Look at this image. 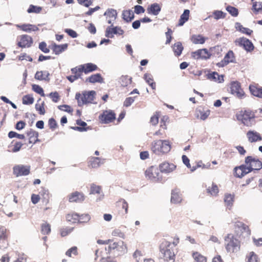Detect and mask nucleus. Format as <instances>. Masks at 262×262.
I'll return each mask as SVG.
<instances>
[{"label": "nucleus", "instance_id": "1", "mask_svg": "<svg viewBox=\"0 0 262 262\" xmlns=\"http://www.w3.org/2000/svg\"><path fill=\"white\" fill-rule=\"evenodd\" d=\"M245 164L235 168V175L242 178L253 170H259L262 168V162L257 158L247 156L245 160Z\"/></svg>", "mask_w": 262, "mask_h": 262}, {"label": "nucleus", "instance_id": "2", "mask_svg": "<svg viewBox=\"0 0 262 262\" xmlns=\"http://www.w3.org/2000/svg\"><path fill=\"white\" fill-rule=\"evenodd\" d=\"M150 149L154 154L161 156L170 150L171 145L168 140H155L151 143Z\"/></svg>", "mask_w": 262, "mask_h": 262}, {"label": "nucleus", "instance_id": "3", "mask_svg": "<svg viewBox=\"0 0 262 262\" xmlns=\"http://www.w3.org/2000/svg\"><path fill=\"white\" fill-rule=\"evenodd\" d=\"M224 246L228 253H236L240 249L241 242L233 234L229 233L224 237Z\"/></svg>", "mask_w": 262, "mask_h": 262}, {"label": "nucleus", "instance_id": "4", "mask_svg": "<svg viewBox=\"0 0 262 262\" xmlns=\"http://www.w3.org/2000/svg\"><path fill=\"white\" fill-rule=\"evenodd\" d=\"M108 251L115 257L120 256L127 253V247L122 241L112 242L108 245Z\"/></svg>", "mask_w": 262, "mask_h": 262}, {"label": "nucleus", "instance_id": "5", "mask_svg": "<svg viewBox=\"0 0 262 262\" xmlns=\"http://www.w3.org/2000/svg\"><path fill=\"white\" fill-rule=\"evenodd\" d=\"M160 251L163 255L164 260L167 262H174L176 255L172 249L170 242L163 239L160 245Z\"/></svg>", "mask_w": 262, "mask_h": 262}, {"label": "nucleus", "instance_id": "6", "mask_svg": "<svg viewBox=\"0 0 262 262\" xmlns=\"http://www.w3.org/2000/svg\"><path fill=\"white\" fill-rule=\"evenodd\" d=\"M96 92L94 91H84L82 93H77L75 99L77 101L78 105L81 106L88 103H94Z\"/></svg>", "mask_w": 262, "mask_h": 262}, {"label": "nucleus", "instance_id": "7", "mask_svg": "<svg viewBox=\"0 0 262 262\" xmlns=\"http://www.w3.org/2000/svg\"><path fill=\"white\" fill-rule=\"evenodd\" d=\"M234 236L241 238L249 236L251 234V230L248 226L240 221H236L233 225Z\"/></svg>", "mask_w": 262, "mask_h": 262}, {"label": "nucleus", "instance_id": "8", "mask_svg": "<svg viewBox=\"0 0 262 262\" xmlns=\"http://www.w3.org/2000/svg\"><path fill=\"white\" fill-rule=\"evenodd\" d=\"M236 116L237 120L247 126H251V120L255 117V112L250 110H241Z\"/></svg>", "mask_w": 262, "mask_h": 262}, {"label": "nucleus", "instance_id": "9", "mask_svg": "<svg viewBox=\"0 0 262 262\" xmlns=\"http://www.w3.org/2000/svg\"><path fill=\"white\" fill-rule=\"evenodd\" d=\"M146 178L154 182H160L162 180V177L159 171V169L154 166H151L145 171Z\"/></svg>", "mask_w": 262, "mask_h": 262}, {"label": "nucleus", "instance_id": "10", "mask_svg": "<svg viewBox=\"0 0 262 262\" xmlns=\"http://www.w3.org/2000/svg\"><path fill=\"white\" fill-rule=\"evenodd\" d=\"M31 166L22 164L17 165L13 168V173L16 177L28 176L30 173Z\"/></svg>", "mask_w": 262, "mask_h": 262}, {"label": "nucleus", "instance_id": "11", "mask_svg": "<svg viewBox=\"0 0 262 262\" xmlns=\"http://www.w3.org/2000/svg\"><path fill=\"white\" fill-rule=\"evenodd\" d=\"M116 119V114L112 110L104 111L99 116V120L102 123L107 124L111 123Z\"/></svg>", "mask_w": 262, "mask_h": 262}, {"label": "nucleus", "instance_id": "12", "mask_svg": "<svg viewBox=\"0 0 262 262\" xmlns=\"http://www.w3.org/2000/svg\"><path fill=\"white\" fill-rule=\"evenodd\" d=\"M235 43L239 47H242L246 51L252 52L254 49L253 43L245 37H241L235 40Z\"/></svg>", "mask_w": 262, "mask_h": 262}, {"label": "nucleus", "instance_id": "13", "mask_svg": "<svg viewBox=\"0 0 262 262\" xmlns=\"http://www.w3.org/2000/svg\"><path fill=\"white\" fill-rule=\"evenodd\" d=\"M32 38L28 35L24 34L17 37V46L21 48H29L33 44Z\"/></svg>", "mask_w": 262, "mask_h": 262}, {"label": "nucleus", "instance_id": "14", "mask_svg": "<svg viewBox=\"0 0 262 262\" xmlns=\"http://www.w3.org/2000/svg\"><path fill=\"white\" fill-rule=\"evenodd\" d=\"M231 93L239 98H242L245 96V93L241 88V84L238 81H233L230 83Z\"/></svg>", "mask_w": 262, "mask_h": 262}, {"label": "nucleus", "instance_id": "15", "mask_svg": "<svg viewBox=\"0 0 262 262\" xmlns=\"http://www.w3.org/2000/svg\"><path fill=\"white\" fill-rule=\"evenodd\" d=\"M210 114V110L203 105L198 106L195 110V115L197 118L205 120Z\"/></svg>", "mask_w": 262, "mask_h": 262}, {"label": "nucleus", "instance_id": "16", "mask_svg": "<svg viewBox=\"0 0 262 262\" xmlns=\"http://www.w3.org/2000/svg\"><path fill=\"white\" fill-rule=\"evenodd\" d=\"M9 231L4 227H0V248L6 249L8 246Z\"/></svg>", "mask_w": 262, "mask_h": 262}, {"label": "nucleus", "instance_id": "17", "mask_svg": "<svg viewBox=\"0 0 262 262\" xmlns=\"http://www.w3.org/2000/svg\"><path fill=\"white\" fill-rule=\"evenodd\" d=\"M192 58L195 59H208L210 57L211 54L206 49L198 50L196 51L192 52L191 53Z\"/></svg>", "mask_w": 262, "mask_h": 262}, {"label": "nucleus", "instance_id": "18", "mask_svg": "<svg viewBox=\"0 0 262 262\" xmlns=\"http://www.w3.org/2000/svg\"><path fill=\"white\" fill-rule=\"evenodd\" d=\"M68 198L69 201L71 203H81L85 199L83 193L78 191H75L70 193Z\"/></svg>", "mask_w": 262, "mask_h": 262}, {"label": "nucleus", "instance_id": "19", "mask_svg": "<svg viewBox=\"0 0 262 262\" xmlns=\"http://www.w3.org/2000/svg\"><path fill=\"white\" fill-rule=\"evenodd\" d=\"M246 136L249 142L251 143L262 141V137L260 134L255 130L248 131Z\"/></svg>", "mask_w": 262, "mask_h": 262}, {"label": "nucleus", "instance_id": "20", "mask_svg": "<svg viewBox=\"0 0 262 262\" xmlns=\"http://www.w3.org/2000/svg\"><path fill=\"white\" fill-rule=\"evenodd\" d=\"M117 207L118 213L120 215H124L127 213L128 204L124 200L119 201L118 202Z\"/></svg>", "mask_w": 262, "mask_h": 262}, {"label": "nucleus", "instance_id": "21", "mask_svg": "<svg viewBox=\"0 0 262 262\" xmlns=\"http://www.w3.org/2000/svg\"><path fill=\"white\" fill-rule=\"evenodd\" d=\"M176 166L173 163L164 162L159 165V170L161 172L170 173L173 171Z\"/></svg>", "mask_w": 262, "mask_h": 262}, {"label": "nucleus", "instance_id": "22", "mask_svg": "<svg viewBox=\"0 0 262 262\" xmlns=\"http://www.w3.org/2000/svg\"><path fill=\"white\" fill-rule=\"evenodd\" d=\"M27 135L29 138V143L35 144L36 142L40 141V140L38 139V133L32 129H30L27 132Z\"/></svg>", "mask_w": 262, "mask_h": 262}, {"label": "nucleus", "instance_id": "23", "mask_svg": "<svg viewBox=\"0 0 262 262\" xmlns=\"http://www.w3.org/2000/svg\"><path fill=\"white\" fill-rule=\"evenodd\" d=\"M234 59L235 57L233 52L230 50L226 54L224 59L220 63H219L217 65L222 67L224 66L225 65L228 64L229 62H233Z\"/></svg>", "mask_w": 262, "mask_h": 262}, {"label": "nucleus", "instance_id": "24", "mask_svg": "<svg viewBox=\"0 0 262 262\" xmlns=\"http://www.w3.org/2000/svg\"><path fill=\"white\" fill-rule=\"evenodd\" d=\"M161 10V7L158 3H154L147 8V13L149 14L157 15Z\"/></svg>", "mask_w": 262, "mask_h": 262}, {"label": "nucleus", "instance_id": "25", "mask_svg": "<svg viewBox=\"0 0 262 262\" xmlns=\"http://www.w3.org/2000/svg\"><path fill=\"white\" fill-rule=\"evenodd\" d=\"M103 163L100 158L91 157L88 159V166L91 168H97Z\"/></svg>", "mask_w": 262, "mask_h": 262}, {"label": "nucleus", "instance_id": "26", "mask_svg": "<svg viewBox=\"0 0 262 262\" xmlns=\"http://www.w3.org/2000/svg\"><path fill=\"white\" fill-rule=\"evenodd\" d=\"M68 46L67 43L58 45L54 43L52 45L51 49L56 55H59L66 51L68 48Z\"/></svg>", "mask_w": 262, "mask_h": 262}, {"label": "nucleus", "instance_id": "27", "mask_svg": "<svg viewBox=\"0 0 262 262\" xmlns=\"http://www.w3.org/2000/svg\"><path fill=\"white\" fill-rule=\"evenodd\" d=\"M50 74L47 71H37L35 74V78L36 80L42 81H49Z\"/></svg>", "mask_w": 262, "mask_h": 262}, {"label": "nucleus", "instance_id": "28", "mask_svg": "<svg viewBox=\"0 0 262 262\" xmlns=\"http://www.w3.org/2000/svg\"><path fill=\"white\" fill-rule=\"evenodd\" d=\"M17 27L20 30L27 32L36 31L39 30L37 26L31 24H22L17 25Z\"/></svg>", "mask_w": 262, "mask_h": 262}, {"label": "nucleus", "instance_id": "29", "mask_svg": "<svg viewBox=\"0 0 262 262\" xmlns=\"http://www.w3.org/2000/svg\"><path fill=\"white\" fill-rule=\"evenodd\" d=\"M83 69V72L87 74L89 73L96 71L98 69V67L93 63H88L83 64H81Z\"/></svg>", "mask_w": 262, "mask_h": 262}, {"label": "nucleus", "instance_id": "30", "mask_svg": "<svg viewBox=\"0 0 262 262\" xmlns=\"http://www.w3.org/2000/svg\"><path fill=\"white\" fill-rule=\"evenodd\" d=\"M39 195L43 203L47 204L49 202L50 195L48 189L43 187L41 188V190L39 192Z\"/></svg>", "mask_w": 262, "mask_h": 262}, {"label": "nucleus", "instance_id": "31", "mask_svg": "<svg viewBox=\"0 0 262 262\" xmlns=\"http://www.w3.org/2000/svg\"><path fill=\"white\" fill-rule=\"evenodd\" d=\"M251 10L255 14L262 12V2L255 1L252 3Z\"/></svg>", "mask_w": 262, "mask_h": 262}, {"label": "nucleus", "instance_id": "32", "mask_svg": "<svg viewBox=\"0 0 262 262\" xmlns=\"http://www.w3.org/2000/svg\"><path fill=\"white\" fill-rule=\"evenodd\" d=\"M249 89L253 95L259 98H262V88L255 85H250Z\"/></svg>", "mask_w": 262, "mask_h": 262}, {"label": "nucleus", "instance_id": "33", "mask_svg": "<svg viewBox=\"0 0 262 262\" xmlns=\"http://www.w3.org/2000/svg\"><path fill=\"white\" fill-rule=\"evenodd\" d=\"M183 46L181 42H177L175 43L172 46V50L175 56H179L183 50Z\"/></svg>", "mask_w": 262, "mask_h": 262}, {"label": "nucleus", "instance_id": "34", "mask_svg": "<svg viewBox=\"0 0 262 262\" xmlns=\"http://www.w3.org/2000/svg\"><path fill=\"white\" fill-rule=\"evenodd\" d=\"M86 81H88L89 82L91 83H96V82H99L102 83L103 81V78L102 77L100 74H96L92 75L90 77H89L87 79Z\"/></svg>", "mask_w": 262, "mask_h": 262}, {"label": "nucleus", "instance_id": "35", "mask_svg": "<svg viewBox=\"0 0 262 262\" xmlns=\"http://www.w3.org/2000/svg\"><path fill=\"white\" fill-rule=\"evenodd\" d=\"M190 11L189 10H185L183 13L181 15L179 21L178 26H183L189 19Z\"/></svg>", "mask_w": 262, "mask_h": 262}, {"label": "nucleus", "instance_id": "36", "mask_svg": "<svg viewBox=\"0 0 262 262\" xmlns=\"http://www.w3.org/2000/svg\"><path fill=\"white\" fill-rule=\"evenodd\" d=\"M206 38L201 35H193L191 37V41L194 44H203Z\"/></svg>", "mask_w": 262, "mask_h": 262}, {"label": "nucleus", "instance_id": "37", "mask_svg": "<svg viewBox=\"0 0 262 262\" xmlns=\"http://www.w3.org/2000/svg\"><path fill=\"white\" fill-rule=\"evenodd\" d=\"M208 76L209 79L214 80L215 82H222L224 81L223 76L220 75L217 72L210 73Z\"/></svg>", "mask_w": 262, "mask_h": 262}, {"label": "nucleus", "instance_id": "38", "mask_svg": "<svg viewBox=\"0 0 262 262\" xmlns=\"http://www.w3.org/2000/svg\"><path fill=\"white\" fill-rule=\"evenodd\" d=\"M182 201V197L179 192L175 190H173L171 192V202L174 204L181 203Z\"/></svg>", "mask_w": 262, "mask_h": 262}, {"label": "nucleus", "instance_id": "39", "mask_svg": "<svg viewBox=\"0 0 262 262\" xmlns=\"http://www.w3.org/2000/svg\"><path fill=\"white\" fill-rule=\"evenodd\" d=\"M122 17L126 21L130 22L134 18V14L131 10H125L122 13Z\"/></svg>", "mask_w": 262, "mask_h": 262}, {"label": "nucleus", "instance_id": "40", "mask_svg": "<svg viewBox=\"0 0 262 262\" xmlns=\"http://www.w3.org/2000/svg\"><path fill=\"white\" fill-rule=\"evenodd\" d=\"M182 160L184 163V164L189 169H190V170L191 171H194L198 167H201V165L199 164V163L195 166H193L192 168L191 167V165L189 163V159L188 158L185 156L183 155L182 156Z\"/></svg>", "mask_w": 262, "mask_h": 262}, {"label": "nucleus", "instance_id": "41", "mask_svg": "<svg viewBox=\"0 0 262 262\" xmlns=\"http://www.w3.org/2000/svg\"><path fill=\"white\" fill-rule=\"evenodd\" d=\"M76 124L80 126H75L72 127V128L75 130H78L79 132H83L86 130V128H85V126L87 125V124L84 122L82 121L81 120H77L76 121Z\"/></svg>", "mask_w": 262, "mask_h": 262}, {"label": "nucleus", "instance_id": "42", "mask_svg": "<svg viewBox=\"0 0 262 262\" xmlns=\"http://www.w3.org/2000/svg\"><path fill=\"white\" fill-rule=\"evenodd\" d=\"M192 255L195 262H207V258L198 252H193Z\"/></svg>", "mask_w": 262, "mask_h": 262}, {"label": "nucleus", "instance_id": "43", "mask_svg": "<svg viewBox=\"0 0 262 262\" xmlns=\"http://www.w3.org/2000/svg\"><path fill=\"white\" fill-rule=\"evenodd\" d=\"M51 231V225L47 222H45L41 225V233L43 235H48Z\"/></svg>", "mask_w": 262, "mask_h": 262}, {"label": "nucleus", "instance_id": "44", "mask_svg": "<svg viewBox=\"0 0 262 262\" xmlns=\"http://www.w3.org/2000/svg\"><path fill=\"white\" fill-rule=\"evenodd\" d=\"M71 72L73 75L77 77L78 79L80 78L82 73H84L81 64L72 68L71 69Z\"/></svg>", "mask_w": 262, "mask_h": 262}, {"label": "nucleus", "instance_id": "45", "mask_svg": "<svg viewBox=\"0 0 262 262\" xmlns=\"http://www.w3.org/2000/svg\"><path fill=\"white\" fill-rule=\"evenodd\" d=\"M68 221L72 222L73 223H78L79 219V214L77 213H72L71 214H68L66 216Z\"/></svg>", "mask_w": 262, "mask_h": 262}, {"label": "nucleus", "instance_id": "46", "mask_svg": "<svg viewBox=\"0 0 262 262\" xmlns=\"http://www.w3.org/2000/svg\"><path fill=\"white\" fill-rule=\"evenodd\" d=\"M219 190L217 186L214 184L212 183L211 187H209L207 189V192L208 193L211 194V195H216L219 193Z\"/></svg>", "mask_w": 262, "mask_h": 262}, {"label": "nucleus", "instance_id": "47", "mask_svg": "<svg viewBox=\"0 0 262 262\" xmlns=\"http://www.w3.org/2000/svg\"><path fill=\"white\" fill-rule=\"evenodd\" d=\"M116 30H117V27L113 28L108 27L105 31V36L108 38H113L114 34H116Z\"/></svg>", "mask_w": 262, "mask_h": 262}, {"label": "nucleus", "instance_id": "48", "mask_svg": "<svg viewBox=\"0 0 262 262\" xmlns=\"http://www.w3.org/2000/svg\"><path fill=\"white\" fill-rule=\"evenodd\" d=\"M22 101L24 104L30 105L33 103L34 99L32 95L28 94L23 96Z\"/></svg>", "mask_w": 262, "mask_h": 262}, {"label": "nucleus", "instance_id": "49", "mask_svg": "<svg viewBox=\"0 0 262 262\" xmlns=\"http://www.w3.org/2000/svg\"><path fill=\"white\" fill-rule=\"evenodd\" d=\"M102 188L100 186L97 185L95 184H92L90 186L91 194H100L101 192Z\"/></svg>", "mask_w": 262, "mask_h": 262}, {"label": "nucleus", "instance_id": "50", "mask_svg": "<svg viewBox=\"0 0 262 262\" xmlns=\"http://www.w3.org/2000/svg\"><path fill=\"white\" fill-rule=\"evenodd\" d=\"M45 106V102L42 101L40 104L37 103L35 104V109L40 115H43L46 113Z\"/></svg>", "mask_w": 262, "mask_h": 262}, {"label": "nucleus", "instance_id": "51", "mask_svg": "<svg viewBox=\"0 0 262 262\" xmlns=\"http://www.w3.org/2000/svg\"><path fill=\"white\" fill-rule=\"evenodd\" d=\"M144 79L146 80V82L151 86V88L153 90H155L156 89V84L154 81V80L152 78V77H151L150 75H149V74H145L144 75Z\"/></svg>", "mask_w": 262, "mask_h": 262}, {"label": "nucleus", "instance_id": "52", "mask_svg": "<svg viewBox=\"0 0 262 262\" xmlns=\"http://www.w3.org/2000/svg\"><path fill=\"white\" fill-rule=\"evenodd\" d=\"M237 26L236 27V29L241 32H242L243 33L250 35L253 32V31L252 30L247 28L244 27L240 24L238 23L237 24Z\"/></svg>", "mask_w": 262, "mask_h": 262}, {"label": "nucleus", "instance_id": "53", "mask_svg": "<svg viewBox=\"0 0 262 262\" xmlns=\"http://www.w3.org/2000/svg\"><path fill=\"white\" fill-rule=\"evenodd\" d=\"M42 8L39 6H36L33 5H30L29 8L27 10V12L29 13H39L41 11Z\"/></svg>", "mask_w": 262, "mask_h": 262}, {"label": "nucleus", "instance_id": "54", "mask_svg": "<svg viewBox=\"0 0 262 262\" xmlns=\"http://www.w3.org/2000/svg\"><path fill=\"white\" fill-rule=\"evenodd\" d=\"M234 201V196L230 194H225L224 198V202L227 206H230L232 205Z\"/></svg>", "mask_w": 262, "mask_h": 262}, {"label": "nucleus", "instance_id": "55", "mask_svg": "<svg viewBox=\"0 0 262 262\" xmlns=\"http://www.w3.org/2000/svg\"><path fill=\"white\" fill-rule=\"evenodd\" d=\"M78 223H86L91 220V216L89 214H79Z\"/></svg>", "mask_w": 262, "mask_h": 262}, {"label": "nucleus", "instance_id": "56", "mask_svg": "<svg viewBox=\"0 0 262 262\" xmlns=\"http://www.w3.org/2000/svg\"><path fill=\"white\" fill-rule=\"evenodd\" d=\"M121 84L123 86H126L132 82V78L128 76H122L121 79Z\"/></svg>", "mask_w": 262, "mask_h": 262}, {"label": "nucleus", "instance_id": "57", "mask_svg": "<svg viewBox=\"0 0 262 262\" xmlns=\"http://www.w3.org/2000/svg\"><path fill=\"white\" fill-rule=\"evenodd\" d=\"M11 143L13 144V148L12 149V151L14 152L19 151L22 146L23 145V144L20 142L16 141L15 140H13Z\"/></svg>", "mask_w": 262, "mask_h": 262}, {"label": "nucleus", "instance_id": "58", "mask_svg": "<svg viewBox=\"0 0 262 262\" xmlns=\"http://www.w3.org/2000/svg\"><path fill=\"white\" fill-rule=\"evenodd\" d=\"M246 262H258L257 256L253 252H250L246 257Z\"/></svg>", "mask_w": 262, "mask_h": 262}, {"label": "nucleus", "instance_id": "59", "mask_svg": "<svg viewBox=\"0 0 262 262\" xmlns=\"http://www.w3.org/2000/svg\"><path fill=\"white\" fill-rule=\"evenodd\" d=\"M226 10L233 16L236 17L238 14V11L235 7L228 6L226 7Z\"/></svg>", "mask_w": 262, "mask_h": 262}, {"label": "nucleus", "instance_id": "60", "mask_svg": "<svg viewBox=\"0 0 262 262\" xmlns=\"http://www.w3.org/2000/svg\"><path fill=\"white\" fill-rule=\"evenodd\" d=\"M160 115V112H156L154 115L151 117L150 122L153 125H156L158 123Z\"/></svg>", "mask_w": 262, "mask_h": 262}, {"label": "nucleus", "instance_id": "61", "mask_svg": "<svg viewBox=\"0 0 262 262\" xmlns=\"http://www.w3.org/2000/svg\"><path fill=\"white\" fill-rule=\"evenodd\" d=\"M72 254L74 255H78V248L76 246L72 247L66 252V255L68 257H72Z\"/></svg>", "mask_w": 262, "mask_h": 262}, {"label": "nucleus", "instance_id": "62", "mask_svg": "<svg viewBox=\"0 0 262 262\" xmlns=\"http://www.w3.org/2000/svg\"><path fill=\"white\" fill-rule=\"evenodd\" d=\"M74 230V228H63L60 230V233L61 236L64 237L71 233Z\"/></svg>", "mask_w": 262, "mask_h": 262}, {"label": "nucleus", "instance_id": "63", "mask_svg": "<svg viewBox=\"0 0 262 262\" xmlns=\"http://www.w3.org/2000/svg\"><path fill=\"white\" fill-rule=\"evenodd\" d=\"M32 90L37 93V94L40 95L41 96L44 97L45 94L43 92V89L37 84H33L32 85Z\"/></svg>", "mask_w": 262, "mask_h": 262}, {"label": "nucleus", "instance_id": "64", "mask_svg": "<svg viewBox=\"0 0 262 262\" xmlns=\"http://www.w3.org/2000/svg\"><path fill=\"white\" fill-rule=\"evenodd\" d=\"M168 117L166 116H163L161 120L160 128L166 130L167 129L166 122L168 121Z\"/></svg>", "mask_w": 262, "mask_h": 262}]
</instances>
